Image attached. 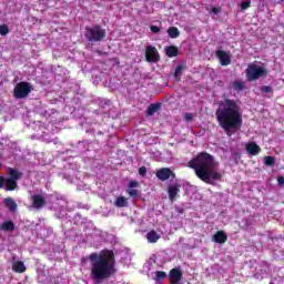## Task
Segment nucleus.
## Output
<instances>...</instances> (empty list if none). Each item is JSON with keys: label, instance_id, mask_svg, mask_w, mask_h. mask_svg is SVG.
<instances>
[{"label": "nucleus", "instance_id": "nucleus-19", "mask_svg": "<svg viewBox=\"0 0 284 284\" xmlns=\"http://www.w3.org/2000/svg\"><path fill=\"white\" fill-rule=\"evenodd\" d=\"M161 110V103H152L146 110V116H154Z\"/></svg>", "mask_w": 284, "mask_h": 284}, {"label": "nucleus", "instance_id": "nucleus-21", "mask_svg": "<svg viewBox=\"0 0 284 284\" xmlns=\"http://www.w3.org/2000/svg\"><path fill=\"white\" fill-rule=\"evenodd\" d=\"M2 232H14V222L6 221L0 225Z\"/></svg>", "mask_w": 284, "mask_h": 284}, {"label": "nucleus", "instance_id": "nucleus-24", "mask_svg": "<svg viewBox=\"0 0 284 284\" xmlns=\"http://www.w3.org/2000/svg\"><path fill=\"white\" fill-rule=\"evenodd\" d=\"M183 70H185V68L181 64H179L175 68V71L173 73V77H174L175 81H181V75L183 74Z\"/></svg>", "mask_w": 284, "mask_h": 284}, {"label": "nucleus", "instance_id": "nucleus-10", "mask_svg": "<svg viewBox=\"0 0 284 284\" xmlns=\"http://www.w3.org/2000/svg\"><path fill=\"white\" fill-rule=\"evenodd\" d=\"M215 57H217L221 65H230V63H232V55H230V52L217 50Z\"/></svg>", "mask_w": 284, "mask_h": 284}, {"label": "nucleus", "instance_id": "nucleus-28", "mask_svg": "<svg viewBox=\"0 0 284 284\" xmlns=\"http://www.w3.org/2000/svg\"><path fill=\"white\" fill-rule=\"evenodd\" d=\"M275 161H274V156L268 155L264 158V165L272 168V165H274Z\"/></svg>", "mask_w": 284, "mask_h": 284}, {"label": "nucleus", "instance_id": "nucleus-8", "mask_svg": "<svg viewBox=\"0 0 284 284\" xmlns=\"http://www.w3.org/2000/svg\"><path fill=\"white\" fill-rule=\"evenodd\" d=\"M145 60L148 63H159V61H161V55H159V50H156V47H146Z\"/></svg>", "mask_w": 284, "mask_h": 284}, {"label": "nucleus", "instance_id": "nucleus-26", "mask_svg": "<svg viewBox=\"0 0 284 284\" xmlns=\"http://www.w3.org/2000/svg\"><path fill=\"white\" fill-rule=\"evenodd\" d=\"M261 92H262V94H271V97H272V94H274V90L270 85H262Z\"/></svg>", "mask_w": 284, "mask_h": 284}, {"label": "nucleus", "instance_id": "nucleus-40", "mask_svg": "<svg viewBox=\"0 0 284 284\" xmlns=\"http://www.w3.org/2000/svg\"><path fill=\"white\" fill-rule=\"evenodd\" d=\"M82 263H85V258H82Z\"/></svg>", "mask_w": 284, "mask_h": 284}, {"label": "nucleus", "instance_id": "nucleus-25", "mask_svg": "<svg viewBox=\"0 0 284 284\" xmlns=\"http://www.w3.org/2000/svg\"><path fill=\"white\" fill-rule=\"evenodd\" d=\"M245 88H247V84H245V82L241 80L233 82V89L236 90L237 92L245 90Z\"/></svg>", "mask_w": 284, "mask_h": 284}, {"label": "nucleus", "instance_id": "nucleus-15", "mask_svg": "<svg viewBox=\"0 0 284 284\" xmlns=\"http://www.w3.org/2000/svg\"><path fill=\"white\" fill-rule=\"evenodd\" d=\"M212 241L214 243H219L220 245H223V244L227 243V233H225V231H217L213 235Z\"/></svg>", "mask_w": 284, "mask_h": 284}, {"label": "nucleus", "instance_id": "nucleus-6", "mask_svg": "<svg viewBox=\"0 0 284 284\" xmlns=\"http://www.w3.org/2000/svg\"><path fill=\"white\" fill-rule=\"evenodd\" d=\"M106 32L101 24H95L93 27H85L84 37L89 43H99L105 39Z\"/></svg>", "mask_w": 284, "mask_h": 284}, {"label": "nucleus", "instance_id": "nucleus-17", "mask_svg": "<svg viewBox=\"0 0 284 284\" xmlns=\"http://www.w3.org/2000/svg\"><path fill=\"white\" fill-rule=\"evenodd\" d=\"M165 54L169 59H174V57H179V48L176 45H169L165 48Z\"/></svg>", "mask_w": 284, "mask_h": 284}, {"label": "nucleus", "instance_id": "nucleus-13", "mask_svg": "<svg viewBox=\"0 0 284 284\" xmlns=\"http://www.w3.org/2000/svg\"><path fill=\"white\" fill-rule=\"evenodd\" d=\"M181 278H183V272L179 268H172L169 273V281L171 284H179L181 283Z\"/></svg>", "mask_w": 284, "mask_h": 284}, {"label": "nucleus", "instance_id": "nucleus-29", "mask_svg": "<svg viewBox=\"0 0 284 284\" xmlns=\"http://www.w3.org/2000/svg\"><path fill=\"white\" fill-rule=\"evenodd\" d=\"M10 33V28H8V24H1L0 26V34L1 37H6Z\"/></svg>", "mask_w": 284, "mask_h": 284}, {"label": "nucleus", "instance_id": "nucleus-31", "mask_svg": "<svg viewBox=\"0 0 284 284\" xmlns=\"http://www.w3.org/2000/svg\"><path fill=\"white\" fill-rule=\"evenodd\" d=\"M139 174H140V176H145V174H148V168L141 166L139 169Z\"/></svg>", "mask_w": 284, "mask_h": 284}, {"label": "nucleus", "instance_id": "nucleus-7", "mask_svg": "<svg viewBox=\"0 0 284 284\" xmlns=\"http://www.w3.org/2000/svg\"><path fill=\"white\" fill-rule=\"evenodd\" d=\"M32 92V85L29 82H19L13 89L14 99H26Z\"/></svg>", "mask_w": 284, "mask_h": 284}, {"label": "nucleus", "instance_id": "nucleus-30", "mask_svg": "<svg viewBox=\"0 0 284 284\" xmlns=\"http://www.w3.org/2000/svg\"><path fill=\"white\" fill-rule=\"evenodd\" d=\"M150 30L153 34H159V32H161V28L156 27V26H151Z\"/></svg>", "mask_w": 284, "mask_h": 284}, {"label": "nucleus", "instance_id": "nucleus-14", "mask_svg": "<svg viewBox=\"0 0 284 284\" xmlns=\"http://www.w3.org/2000/svg\"><path fill=\"white\" fill-rule=\"evenodd\" d=\"M3 205L4 207H7V210L11 213V214H16L17 210H18V204L14 201V199L12 197H6L3 200Z\"/></svg>", "mask_w": 284, "mask_h": 284}, {"label": "nucleus", "instance_id": "nucleus-27", "mask_svg": "<svg viewBox=\"0 0 284 284\" xmlns=\"http://www.w3.org/2000/svg\"><path fill=\"white\" fill-rule=\"evenodd\" d=\"M155 278H156V281H165V278H168V273H165L163 271H156Z\"/></svg>", "mask_w": 284, "mask_h": 284}, {"label": "nucleus", "instance_id": "nucleus-18", "mask_svg": "<svg viewBox=\"0 0 284 284\" xmlns=\"http://www.w3.org/2000/svg\"><path fill=\"white\" fill-rule=\"evenodd\" d=\"M145 237L149 243H158L159 239H161V235H159L156 231L151 230L150 232L146 233Z\"/></svg>", "mask_w": 284, "mask_h": 284}, {"label": "nucleus", "instance_id": "nucleus-20", "mask_svg": "<svg viewBox=\"0 0 284 284\" xmlns=\"http://www.w3.org/2000/svg\"><path fill=\"white\" fill-rule=\"evenodd\" d=\"M12 270L17 274H23V272H26V264L22 261H18L12 264Z\"/></svg>", "mask_w": 284, "mask_h": 284}, {"label": "nucleus", "instance_id": "nucleus-16", "mask_svg": "<svg viewBox=\"0 0 284 284\" xmlns=\"http://www.w3.org/2000/svg\"><path fill=\"white\" fill-rule=\"evenodd\" d=\"M246 152L251 154V156H256L261 153V146L256 144V142H248L246 144Z\"/></svg>", "mask_w": 284, "mask_h": 284}, {"label": "nucleus", "instance_id": "nucleus-36", "mask_svg": "<svg viewBox=\"0 0 284 284\" xmlns=\"http://www.w3.org/2000/svg\"><path fill=\"white\" fill-rule=\"evenodd\" d=\"M277 183H278V185H284V178L283 176H278L277 178Z\"/></svg>", "mask_w": 284, "mask_h": 284}, {"label": "nucleus", "instance_id": "nucleus-1", "mask_svg": "<svg viewBox=\"0 0 284 284\" xmlns=\"http://www.w3.org/2000/svg\"><path fill=\"white\" fill-rule=\"evenodd\" d=\"M216 121L227 136H234L243 128V113L239 102L225 99L215 112Z\"/></svg>", "mask_w": 284, "mask_h": 284}, {"label": "nucleus", "instance_id": "nucleus-38", "mask_svg": "<svg viewBox=\"0 0 284 284\" xmlns=\"http://www.w3.org/2000/svg\"><path fill=\"white\" fill-rule=\"evenodd\" d=\"M98 54L101 57V54H108L106 52L98 51Z\"/></svg>", "mask_w": 284, "mask_h": 284}, {"label": "nucleus", "instance_id": "nucleus-37", "mask_svg": "<svg viewBox=\"0 0 284 284\" xmlns=\"http://www.w3.org/2000/svg\"><path fill=\"white\" fill-rule=\"evenodd\" d=\"M211 12H213V14H219L220 10H219V8H216V7H213V8L211 9Z\"/></svg>", "mask_w": 284, "mask_h": 284}, {"label": "nucleus", "instance_id": "nucleus-39", "mask_svg": "<svg viewBox=\"0 0 284 284\" xmlns=\"http://www.w3.org/2000/svg\"><path fill=\"white\" fill-rule=\"evenodd\" d=\"M3 168V164L2 163H0V169H2Z\"/></svg>", "mask_w": 284, "mask_h": 284}, {"label": "nucleus", "instance_id": "nucleus-35", "mask_svg": "<svg viewBox=\"0 0 284 284\" xmlns=\"http://www.w3.org/2000/svg\"><path fill=\"white\" fill-rule=\"evenodd\" d=\"M138 186H139V182H136V181H131L129 183V187H138Z\"/></svg>", "mask_w": 284, "mask_h": 284}, {"label": "nucleus", "instance_id": "nucleus-3", "mask_svg": "<svg viewBox=\"0 0 284 284\" xmlns=\"http://www.w3.org/2000/svg\"><path fill=\"white\" fill-rule=\"evenodd\" d=\"M88 260L91 263V278L97 283H102L116 274L114 251L103 248L100 253H91Z\"/></svg>", "mask_w": 284, "mask_h": 284}, {"label": "nucleus", "instance_id": "nucleus-22", "mask_svg": "<svg viewBox=\"0 0 284 284\" xmlns=\"http://www.w3.org/2000/svg\"><path fill=\"white\" fill-rule=\"evenodd\" d=\"M168 34L170 39H179V37H181V31H179V28L176 27H170L168 29Z\"/></svg>", "mask_w": 284, "mask_h": 284}, {"label": "nucleus", "instance_id": "nucleus-34", "mask_svg": "<svg viewBox=\"0 0 284 284\" xmlns=\"http://www.w3.org/2000/svg\"><path fill=\"white\" fill-rule=\"evenodd\" d=\"M184 119L185 121H194V115L192 113H185Z\"/></svg>", "mask_w": 284, "mask_h": 284}, {"label": "nucleus", "instance_id": "nucleus-12", "mask_svg": "<svg viewBox=\"0 0 284 284\" xmlns=\"http://www.w3.org/2000/svg\"><path fill=\"white\" fill-rule=\"evenodd\" d=\"M179 192H181V184L175 183V184L169 185L168 194L171 203H174V201H176V197L179 196Z\"/></svg>", "mask_w": 284, "mask_h": 284}, {"label": "nucleus", "instance_id": "nucleus-2", "mask_svg": "<svg viewBox=\"0 0 284 284\" xmlns=\"http://www.w3.org/2000/svg\"><path fill=\"white\" fill-rule=\"evenodd\" d=\"M187 168L195 172V176L212 185L214 181H221L223 173L217 172L219 162L214 159V155L207 152H199L192 160L189 161Z\"/></svg>", "mask_w": 284, "mask_h": 284}, {"label": "nucleus", "instance_id": "nucleus-32", "mask_svg": "<svg viewBox=\"0 0 284 284\" xmlns=\"http://www.w3.org/2000/svg\"><path fill=\"white\" fill-rule=\"evenodd\" d=\"M250 6H251L250 1H244V2L241 3L242 10H247V8H250Z\"/></svg>", "mask_w": 284, "mask_h": 284}, {"label": "nucleus", "instance_id": "nucleus-23", "mask_svg": "<svg viewBox=\"0 0 284 284\" xmlns=\"http://www.w3.org/2000/svg\"><path fill=\"white\" fill-rule=\"evenodd\" d=\"M115 207H126L128 199L125 196H119L114 203Z\"/></svg>", "mask_w": 284, "mask_h": 284}, {"label": "nucleus", "instance_id": "nucleus-9", "mask_svg": "<svg viewBox=\"0 0 284 284\" xmlns=\"http://www.w3.org/2000/svg\"><path fill=\"white\" fill-rule=\"evenodd\" d=\"M155 176L159 181H168L169 179H176V173L170 168H162L155 172Z\"/></svg>", "mask_w": 284, "mask_h": 284}, {"label": "nucleus", "instance_id": "nucleus-5", "mask_svg": "<svg viewBox=\"0 0 284 284\" xmlns=\"http://www.w3.org/2000/svg\"><path fill=\"white\" fill-rule=\"evenodd\" d=\"M245 74L246 81L252 83V81H258V79H267V74H270V71L267 70V68H265V65L252 62L247 65Z\"/></svg>", "mask_w": 284, "mask_h": 284}, {"label": "nucleus", "instance_id": "nucleus-4", "mask_svg": "<svg viewBox=\"0 0 284 284\" xmlns=\"http://www.w3.org/2000/svg\"><path fill=\"white\" fill-rule=\"evenodd\" d=\"M21 176H23V173H21L19 170L9 168L8 178L0 175V190H6V192H14V190L19 187L17 181L21 180Z\"/></svg>", "mask_w": 284, "mask_h": 284}, {"label": "nucleus", "instance_id": "nucleus-11", "mask_svg": "<svg viewBox=\"0 0 284 284\" xmlns=\"http://www.w3.org/2000/svg\"><path fill=\"white\" fill-rule=\"evenodd\" d=\"M48 205V201L42 194H34L32 195V207L34 210H41V207H45Z\"/></svg>", "mask_w": 284, "mask_h": 284}, {"label": "nucleus", "instance_id": "nucleus-33", "mask_svg": "<svg viewBox=\"0 0 284 284\" xmlns=\"http://www.w3.org/2000/svg\"><path fill=\"white\" fill-rule=\"evenodd\" d=\"M129 194H130L131 196H133V197H136V196H139V191H138L136 189H131V190L129 191Z\"/></svg>", "mask_w": 284, "mask_h": 284}]
</instances>
